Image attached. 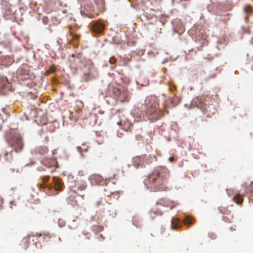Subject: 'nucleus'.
Listing matches in <instances>:
<instances>
[{"label":"nucleus","mask_w":253,"mask_h":253,"mask_svg":"<svg viewBox=\"0 0 253 253\" xmlns=\"http://www.w3.org/2000/svg\"><path fill=\"white\" fill-rule=\"evenodd\" d=\"M0 89L3 93L11 89V85L5 77H0Z\"/></svg>","instance_id":"9"},{"label":"nucleus","mask_w":253,"mask_h":253,"mask_svg":"<svg viewBox=\"0 0 253 253\" xmlns=\"http://www.w3.org/2000/svg\"><path fill=\"white\" fill-rule=\"evenodd\" d=\"M169 161L171 163L173 162L174 161V158L173 157H170L169 159Z\"/></svg>","instance_id":"33"},{"label":"nucleus","mask_w":253,"mask_h":253,"mask_svg":"<svg viewBox=\"0 0 253 253\" xmlns=\"http://www.w3.org/2000/svg\"><path fill=\"white\" fill-rule=\"evenodd\" d=\"M219 211L222 213L223 215H228L231 214V211L227 209V208L220 207L219 208Z\"/></svg>","instance_id":"18"},{"label":"nucleus","mask_w":253,"mask_h":253,"mask_svg":"<svg viewBox=\"0 0 253 253\" xmlns=\"http://www.w3.org/2000/svg\"><path fill=\"white\" fill-rule=\"evenodd\" d=\"M230 229L231 231H232L235 230V229L234 228H233V227H231L230 228Z\"/></svg>","instance_id":"37"},{"label":"nucleus","mask_w":253,"mask_h":253,"mask_svg":"<svg viewBox=\"0 0 253 253\" xmlns=\"http://www.w3.org/2000/svg\"><path fill=\"white\" fill-rule=\"evenodd\" d=\"M117 124L119 126H122L123 129L126 131H130L133 125L131 121L125 116L121 119Z\"/></svg>","instance_id":"8"},{"label":"nucleus","mask_w":253,"mask_h":253,"mask_svg":"<svg viewBox=\"0 0 253 253\" xmlns=\"http://www.w3.org/2000/svg\"><path fill=\"white\" fill-rule=\"evenodd\" d=\"M132 164L135 168L143 167L144 164V158L142 157H135L132 160Z\"/></svg>","instance_id":"11"},{"label":"nucleus","mask_w":253,"mask_h":253,"mask_svg":"<svg viewBox=\"0 0 253 253\" xmlns=\"http://www.w3.org/2000/svg\"><path fill=\"white\" fill-rule=\"evenodd\" d=\"M42 163L43 165L47 168H57L58 164L56 159H50L43 160Z\"/></svg>","instance_id":"12"},{"label":"nucleus","mask_w":253,"mask_h":253,"mask_svg":"<svg viewBox=\"0 0 253 253\" xmlns=\"http://www.w3.org/2000/svg\"><path fill=\"white\" fill-rule=\"evenodd\" d=\"M70 198V202H71V204L72 205H73V206H78V201H77V200H73L72 199V196L70 197V198Z\"/></svg>","instance_id":"27"},{"label":"nucleus","mask_w":253,"mask_h":253,"mask_svg":"<svg viewBox=\"0 0 253 253\" xmlns=\"http://www.w3.org/2000/svg\"><path fill=\"white\" fill-rule=\"evenodd\" d=\"M2 64H7V63H6V62H3V61H2Z\"/></svg>","instance_id":"39"},{"label":"nucleus","mask_w":253,"mask_h":253,"mask_svg":"<svg viewBox=\"0 0 253 253\" xmlns=\"http://www.w3.org/2000/svg\"><path fill=\"white\" fill-rule=\"evenodd\" d=\"M169 176V171L166 167H157L145 179L144 184L152 191H165Z\"/></svg>","instance_id":"1"},{"label":"nucleus","mask_w":253,"mask_h":253,"mask_svg":"<svg viewBox=\"0 0 253 253\" xmlns=\"http://www.w3.org/2000/svg\"><path fill=\"white\" fill-rule=\"evenodd\" d=\"M2 59L4 58L5 59H7V58H9V57H1Z\"/></svg>","instance_id":"38"},{"label":"nucleus","mask_w":253,"mask_h":253,"mask_svg":"<svg viewBox=\"0 0 253 253\" xmlns=\"http://www.w3.org/2000/svg\"><path fill=\"white\" fill-rule=\"evenodd\" d=\"M37 235L38 236V237H41V236H42V235L46 236V234L45 233H43V234L40 233V234H37Z\"/></svg>","instance_id":"35"},{"label":"nucleus","mask_w":253,"mask_h":253,"mask_svg":"<svg viewBox=\"0 0 253 253\" xmlns=\"http://www.w3.org/2000/svg\"><path fill=\"white\" fill-rule=\"evenodd\" d=\"M34 237H35V235H30L23 239L22 242L25 244H26L27 243L28 244V245L26 248H27L28 247V244L31 240H32V241H34L33 238Z\"/></svg>","instance_id":"21"},{"label":"nucleus","mask_w":253,"mask_h":253,"mask_svg":"<svg viewBox=\"0 0 253 253\" xmlns=\"http://www.w3.org/2000/svg\"><path fill=\"white\" fill-rule=\"evenodd\" d=\"M10 143L11 147L14 148L16 152H20L23 149L24 145L22 138L19 136L13 137L11 139Z\"/></svg>","instance_id":"7"},{"label":"nucleus","mask_w":253,"mask_h":253,"mask_svg":"<svg viewBox=\"0 0 253 253\" xmlns=\"http://www.w3.org/2000/svg\"><path fill=\"white\" fill-rule=\"evenodd\" d=\"M83 234L86 236H87L86 238L88 239H89L90 238V237H89V234L88 233H83Z\"/></svg>","instance_id":"34"},{"label":"nucleus","mask_w":253,"mask_h":253,"mask_svg":"<svg viewBox=\"0 0 253 253\" xmlns=\"http://www.w3.org/2000/svg\"><path fill=\"white\" fill-rule=\"evenodd\" d=\"M12 151H11L9 153L6 152L5 156V159L9 162H10L12 160Z\"/></svg>","instance_id":"23"},{"label":"nucleus","mask_w":253,"mask_h":253,"mask_svg":"<svg viewBox=\"0 0 253 253\" xmlns=\"http://www.w3.org/2000/svg\"><path fill=\"white\" fill-rule=\"evenodd\" d=\"M84 175H85V172L83 170H81L78 171V175L84 176Z\"/></svg>","instance_id":"29"},{"label":"nucleus","mask_w":253,"mask_h":253,"mask_svg":"<svg viewBox=\"0 0 253 253\" xmlns=\"http://www.w3.org/2000/svg\"><path fill=\"white\" fill-rule=\"evenodd\" d=\"M45 139H46V141H48V140H47V138H46V137L45 138Z\"/></svg>","instance_id":"42"},{"label":"nucleus","mask_w":253,"mask_h":253,"mask_svg":"<svg viewBox=\"0 0 253 253\" xmlns=\"http://www.w3.org/2000/svg\"><path fill=\"white\" fill-rule=\"evenodd\" d=\"M233 201L236 204L239 205L242 204L243 202V198L241 197V196L240 194H237L234 196L233 198Z\"/></svg>","instance_id":"20"},{"label":"nucleus","mask_w":253,"mask_h":253,"mask_svg":"<svg viewBox=\"0 0 253 253\" xmlns=\"http://www.w3.org/2000/svg\"><path fill=\"white\" fill-rule=\"evenodd\" d=\"M84 81L87 82L90 79L91 72L88 71L87 72L84 73Z\"/></svg>","instance_id":"25"},{"label":"nucleus","mask_w":253,"mask_h":253,"mask_svg":"<svg viewBox=\"0 0 253 253\" xmlns=\"http://www.w3.org/2000/svg\"><path fill=\"white\" fill-rule=\"evenodd\" d=\"M89 179L92 184L100 185L103 182V178L102 176L98 174L91 175Z\"/></svg>","instance_id":"10"},{"label":"nucleus","mask_w":253,"mask_h":253,"mask_svg":"<svg viewBox=\"0 0 253 253\" xmlns=\"http://www.w3.org/2000/svg\"><path fill=\"white\" fill-rule=\"evenodd\" d=\"M77 187L78 190L83 191L86 189L87 184L85 181L78 180L76 182V184L74 186V187Z\"/></svg>","instance_id":"13"},{"label":"nucleus","mask_w":253,"mask_h":253,"mask_svg":"<svg viewBox=\"0 0 253 253\" xmlns=\"http://www.w3.org/2000/svg\"><path fill=\"white\" fill-rule=\"evenodd\" d=\"M113 93L114 95L117 97L121 102H128L130 98L129 91L124 88L122 89L117 88H114Z\"/></svg>","instance_id":"5"},{"label":"nucleus","mask_w":253,"mask_h":253,"mask_svg":"<svg viewBox=\"0 0 253 253\" xmlns=\"http://www.w3.org/2000/svg\"><path fill=\"white\" fill-rule=\"evenodd\" d=\"M194 219L189 216H186L183 219V222L185 225H190L193 224Z\"/></svg>","instance_id":"19"},{"label":"nucleus","mask_w":253,"mask_h":253,"mask_svg":"<svg viewBox=\"0 0 253 253\" xmlns=\"http://www.w3.org/2000/svg\"><path fill=\"white\" fill-rule=\"evenodd\" d=\"M52 184H48V185H46L45 184V183H43L42 184H41L40 185V188H47L49 190H51L52 189Z\"/></svg>","instance_id":"26"},{"label":"nucleus","mask_w":253,"mask_h":253,"mask_svg":"<svg viewBox=\"0 0 253 253\" xmlns=\"http://www.w3.org/2000/svg\"><path fill=\"white\" fill-rule=\"evenodd\" d=\"M72 38L74 40H78L79 39V36L77 34H74L73 35Z\"/></svg>","instance_id":"31"},{"label":"nucleus","mask_w":253,"mask_h":253,"mask_svg":"<svg viewBox=\"0 0 253 253\" xmlns=\"http://www.w3.org/2000/svg\"><path fill=\"white\" fill-rule=\"evenodd\" d=\"M175 206V204L168 199L163 198L159 199L155 206L152 208L149 212V217L154 220L157 216L162 215L165 211L166 208L172 209Z\"/></svg>","instance_id":"3"},{"label":"nucleus","mask_w":253,"mask_h":253,"mask_svg":"<svg viewBox=\"0 0 253 253\" xmlns=\"http://www.w3.org/2000/svg\"><path fill=\"white\" fill-rule=\"evenodd\" d=\"M35 151L37 153H39L40 154L44 155L48 152V149L47 147L46 146H42L36 148L35 149Z\"/></svg>","instance_id":"16"},{"label":"nucleus","mask_w":253,"mask_h":253,"mask_svg":"<svg viewBox=\"0 0 253 253\" xmlns=\"http://www.w3.org/2000/svg\"><path fill=\"white\" fill-rule=\"evenodd\" d=\"M244 11L247 13H251L253 11V8L250 5H246L244 7Z\"/></svg>","instance_id":"24"},{"label":"nucleus","mask_w":253,"mask_h":253,"mask_svg":"<svg viewBox=\"0 0 253 253\" xmlns=\"http://www.w3.org/2000/svg\"><path fill=\"white\" fill-rule=\"evenodd\" d=\"M137 108L150 121L153 122L159 120L163 112L159 106V100L155 95H148L142 102L137 105Z\"/></svg>","instance_id":"2"},{"label":"nucleus","mask_w":253,"mask_h":253,"mask_svg":"<svg viewBox=\"0 0 253 253\" xmlns=\"http://www.w3.org/2000/svg\"><path fill=\"white\" fill-rule=\"evenodd\" d=\"M103 201L102 200H100L97 201L95 203V206L97 207H99L101 205L103 204Z\"/></svg>","instance_id":"28"},{"label":"nucleus","mask_w":253,"mask_h":253,"mask_svg":"<svg viewBox=\"0 0 253 253\" xmlns=\"http://www.w3.org/2000/svg\"><path fill=\"white\" fill-rule=\"evenodd\" d=\"M110 62L113 64L115 62V59L114 57H111L110 59Z\"/></svg>","instance_id":"32"},{"label":"nucleus","mask_w":253,"mask_h":253,"mask_svg":"<svg viewBox=\"0 0 253 253\" xmlns=\"http://www.w3.org/2000/svg\"><path fill=\"white\" fill-rule=\"evenodd\" d=\"M27 65H22L17 70V78L20 81H25L30 79L29 71Z\"/></svg>","instance_id":"6"},{"label":"nucleus","mask_w":253,"mask_h":253,"mask_svg":"<svg viewBox=\"0 0 253 253\" xmlns=\"http://www.w3.org/2000/svg\"><path fill=\"white\" fill-rule=\"evenodd\" d=\"M206 102V98L205 96H198L194 99L193 105L199 108L208 117L210 116L209 106H207Z\"/></svg>","instance_id":"4"},{"label":"nucleus","mask_w":253,"mask_h":253,"mask_svg":"<svg viewBox=\"0 0 253 253\" xmlns=\"http://www.w3.org/2000/svg\"><path fill=\"white\" fill-rule=\"evenodd\" d=\"M49 176H44L42 179L43 182L44 183L47 182L49 180Z\"/></svg>","instance_id":"30"},{"label":"nucleus","mask_w":253,"mask_h":253,"mask_svg":"<svg viewBox=\"0 0 253 253\" xmlns=\"http://www.w3.org/2000/svg\"><path fill=\"white\" fill-rule=\"evenodd\" d=\"M92 28L95 33H100L104 30V25L100 22H96L93 24Z\"/></svg>","instance_id":"14"},{"label":"nucleus","mask_w":253,"mask_h":253,"mask_svg":"<svg viewBox=\"0 0 253 253\" xmlns=\"http://www.w3.org/2000/svg\"><path fill=\"white\" fill-rule=\"evenodd\" d=\"M53 181L54 183V189L55 190H61L63 186V184L61 180L56 177H53Z\"/></svg>","instance_id":"15"},{"label":"nucleus","mask_w":253,"mask_h":253,"mask_svg":"<svg viewBox=\"0 0 253 253\" xmlns=\"http://www.w3.org/2000/svg\"><path fill=\"white\" fill-rule=\"evenodd\" d=\"M2 202H3L2 199L0 198V206H1Z\"/></svg>","instance_id":"36"},{"label":"nucleus","mask_w":253,"mask_h":253,"mask_svg":"<svg viewBox=\"0 0 253 253\" xmlns=\"http://www.w3.org/2000/svg\"><path fill=\"white\" fill-rule=\"evenodd\" d=\"M1 2H6V1H3V0H2V1H1Z\"/></svg>","instance_id":"41"},{"label":"nucleus","mask_w":253,"mask_h":253,"mask_svg":"<svg viewBox=\"0 0 253 253\" xmlns=\"http://www.w3.org/2000/svg\"><path fill=\"white\" fill-rule=\"evenodd\" d=\"M233 219V216L232 214L228 215H223L222 219L227 223H231Z\"/></svg>","instance_id":"22"},{"label":"nucleus","mask_w":253,"mask_h":253,"mask_svg":"<svg viewBox=\"0 0 253 253\" xmlns=\"http://www.w3.org/2000/svg\"><path fill=\"white\" fill-rule=\"evenodd\" d=\"M130 166H131V165H129V164H128V165H127V167H128V168H129Z\"/></svg>","instance_id":"40"},{"label":"nucleus","mask_w":253,"mask_h":253,"mask_svg":"<svg viewBox=\"0 0 253 253\" xmlns=\"http://www.w3.org/2000/svg\"><path fill=\"white\" fill-rule=\"evenodd\" d=\"M171 226L173 229L178 228L180 226V222L178 218H172Z\"/></svg>","instance_id":"17"}]
</instances>
